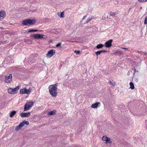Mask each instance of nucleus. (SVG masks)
Masks as SVG:
<instances>
[{"label": "nucleus", "mask_w": 147, "mask_h": 147, "mask_svg": "<svg viewBox=\"0 0 147 147\" xmlns=\"http://www.w3.org/2000/svg\"><path fill=\"white\" fill-rule=\"evenodd\" d=\"M57 84L51 85L49 87V90L50 94L53 96L56 97L57 95Z\"/></svg>", "instance_id": "f257e3e1"}, {"label": "nucleus", "mask_w": 147, "mask_h": 147, "mask_svg": "<svg viewBox=\"0 0 147 147\" xmlns=\"http://www.w3.org/2000/svg\"><path fill=\"white\" fill-rule=\"evenodd\" d=\"M32 36L35 39H39L41 38L45 39L47 38V36L46 35L39 34L32 35Z\"/></svg>", "instance_id": "f03ea898"}, {"label": "nucleus", "mask_w": 147, "mask_h": 147, "mask_svg": "<svg viewBox=\"0 0 147 147\" xmlns=\"http://www.w3.org/2000/svg\"><path fill=\"white\" fill-rule=\"evenodd\" d=\"M29 124V123L28 121L26 120H24L22 122H21L18 126L16 127L15 130L16 131H18L22 127L24 126L25 124L28 125Z\"/></svg>", "instance_id": "7ed1b4c3"}, {"label": "nucleus", "mask_w": 147, "mask_h": 147, "mask_svg": "<svg viewBox=\"0 0 147 147\" xmlns=\"http://www.w3.org/2000/svg\"><path fill=\"white\" fill-rule=\"evenodd\" d=\"M33 102H27L24 106V111L29 110L33 106Z\"/></svg>", "instance_id": "20e7f679"}, {"label": "nucleus", "mask_w": 147, "mask_h": 147, "mask_svg": "<svg viewBox=\"0 0 147 147\" xmlns=\"http://www.w3.org/2000/svg\"><path fill=\"white\" fill-rule=\"evenodd\" d=\"M20 89V86H18L14 89L10 88L8 89V92L11 94H14L16 93V91Z\"/></svg>", "instance_id": "39448f33"}, {"label": "nucleus", "mask_w": 147, "mask_h": 147, "mask_svg": "<svg viewBox=\"0 0 147 147\" xmlns=\"http://www.w3.org/2000/svg\"><path fill=\"white\" fill-rule=\"evenodd\" d=\"M31 90L30 88H29L28 90L25 88H24L20 89V94H29L30 93Z\"/></svg>", "instance_id": "423d86ee"}, {"label": "nucleus", "mask_w": 147, "mask_h": 147, "mask_svg": "<svg viewBox=\"0 0 147 147\" xmlns=\"http://www.w3.org/2000/svg\"><path fill=\"white\" fill-rule=\"evenodd\" d=\"M5 82L7 83H11L12 82V75L11 74H10L9 76L7 75L5 76Z\"/></svg>", "instance_id": "0eeeda50"}, {"label": "nucleus", "mask_w": 147, "mask_h": 147, "mask_svg": "<svg viewBox=\"0 0 147 147\" xmlns=\"http://www.w3.org/2000/svg\"><path fill=\"white\" fill-rule=\"evenodd\" d=\"M55 51L54 49H52L49 51L46 55L47 57L50 58L55 54Z\"/></svg>", "instance_id": "6e6552de"}, {"label": "nucleus", "mask_w": 147, "mask_h": 147, "mask_svg": "<svg viewBox=\"0 0 147 147\" xmlns=\"http://www.w3.org/2000/svg\"><path fill=\"white\" fill-rule=\"evenodd\" d=\"M112 39H110L107 41L105 43V47L108 48L112 46Z\"/></svg>", "instance_id": "1a4fd4ad"}, {"label": "nucleus", "mask_w": 147, "mask_h": 147, "mask_svg": "<svg viewBox=\"0 0 147 147\" xmlns=\"http://www.w3.org/2000/svg\"><path fill=\"white\" fill-rule=\"evenodd\" d=\"M30 115V113H22L20 114V115L22 117H28Z\"/></svg>", "instance_id": "9d476101"}, {"label": "nucleus", "mask_w": 147, "mask_h": 147, "mask_svg": "<svg viewBox=\"0 0 147 147\" xmlns=\"http://www.w3.org/2000/svg\"><path fill=\"white\" fill-rule=\"evenodd\" d=\"M5 16V13L3 11L1 10L0 11V19H3Z\"/></svg>", "instance_id": "9b49d317"}, {"label": "nucleus", "mask_w": 147, "mask_h": 147, "mask_svg": "<svg viewBox=\"0 0 147 147\" xmlns=\"http://www.w3.org/2000/svg\"><path fill=\"white\" fill-rule=\"evenodd\" d=\"M100 105V102H95L92 105L91 107L92 108H96L97 107L98 105L99 106Z\"/></svg>", "instance_id": "f8f14e48"}, {"label": "nucleus", "mask_w": 147, "mask_h": 147, "mask_svg": "<svg viewBox=\"0 0 147 147\" xmlns=\"http://www.w3.org/2000/svg\"><path fill=\"white\" fill-rule=\"evenodd\" d=\"M22 24L24 26L27 25L29 24V20L28 19L24 20L22 21Z\"/></svg>", "instance_id": "ddd939ff"}, {"label": "nucleus", "mask_w": 147, "mask_h": 147, "mask_svg": "<svg viewBox=\"0 0 147 147\" xmlns=\"http://www.w3.org/2000/svg\"><path fill=\"white\" fill-rule=\"evenodd\" d=\"M29 20V24L30 25H32L34 24L36 22V20L34 19L31 20L28 19Z\"/></svg>", "instance_id": "4468645a"}, {"label": "nucleus", "mask_w": 147, "mask_h": 147, "mask_svg": "<svg viewBox=\"0 0 147 147\" xmlns=\"http://www.w3.org/2000/svg\"><path fill=\"white\" fill-rule=\"evenodd\" d=\"M107 51L105 50H101L97 51L95 52V54L97 56L98 55H100L101 53H102L107 52Z\"/></svg>", "instance_id": "2eb2a0df"}, {"label": "nucleus", "mask_w": 147, "mask_h": 147, "mask_svg": "<svg viewBox=\"0 0 147 147\" xmlns=\"http://www.w3.org/2000/svg\"><path fill=\"white\" fill-rule=\"evenodd\" d=\"M56 111L55 110H53V111H51L48 113V115H53L55 114Z\"/></svg>", "instance_id": "dca6fc26"}, {"label": "nucleus", "mask_w": 147, "mask_h": 147, "mask_svg": "<svg viewBox=\"0 0 147 147\" xmlns=\"http://www.w3.org/2000/svg\"><path fill=\"white\" fill-rule=\"evenodd\" d=\"M57 15L61 18H63L64 17V12L63 11L61 12H58Z\"/></svg>", "instance_id": "f3484780"}, {"label": "nucleus", "mask_w": 147, "mask_h": 147, "mask_svg": "<svg viewBox=\"0 0 147 147\" xmlns=\"http://www.w3.org/2000/svg\"><path fill=\"white\" fill-rule=\"evenodd\" d=\"M16 111H13L10 113L9 116L11 117H12L16 114Z\"/></svg>", "instance_id": "a211bd4d"}, {"label": "nucleus", "mask_w": 147, "mask_h": 147, "mask_svg": "<svg viewBox=\"0 0 147 147\" xmlns=\"http://www.w3.org/2000/svg\"><path fill=\"white\" fill-rule=\"evenodd\" d=\"M104 46V45L102 44H100L96 46V48L97 49L102 48Z\"/></svg>", "instance_id": "6ab92c4d"}, {"label": "nucleus", "mask_w": 147, "mask_h": 147, "mask_svg": "<svg viewBox=\"0 0 147 147\" xmlns=\"http://www.w3.org/2000/svg\"><path fill=\"white\" fill-rule=\"evenodd\" d=\"M130 86V88L131 89L133 90L134 89V86L133 83L132 82H130L129 83Z\"/></svg>", "instance_id": "aec40b11"}, {"label": "nucleus", "mask_w": 147, "mask_h": 147, "mask_svg": "<svg viewBox=\"0 0 147 147\" xmlns=\"http://www.w3.org/2000/svg\"><path fill=\"white\" fill-rule=\"evenodd\" d=\"M38 30H34V29H29L28 32V33L32 32H37Z\"/></svg>", "instance_id": "412c9836"}, {"label": "nucleus", "mask_w": 147, "mask_h": 147, "mask_svg": "<svg viewBox=\"0 0 147 147\" xmlns=\"http://www.w3.org/2000/svg\"><path fill=\"white\" fill-rule=\"evenodd\" d=\"M115 55H119V51L115 50L114 52L113 53Z\"/></svg>", "instance_id": "4be33fe9"}, {"label": "nucleus", "mask_w": 147, "mask_h": 147, "mask_svg": "<svg viewBox=\"0 0 147 147\" xmlns=\"http://www.w3.org/2000/svg\"><path fill=\"white\" fill-rule=\"evenodd\" d=\"M106 141V143H111L112 142V141L111 140V139L110 138L108 137H107V140Z\"/></svg>", "instance_id": "5701e85b"}, {"label": "nucleus", "mask_w": 147, "mask_h": 147, "mask_svg": "<svg viewBox=\"0 0 147 147\" xmlns=\"http://www.w3.org/2000/svg\"><path fill=\"white\" fill-rule=\"evenodd\" d=\"M117 13V12H110V15L112 16H114L115 15H116Z\"/></svg>", "instance_id": "b1692460"}, {"label": "nucleus", "mask_w": 147, "mask_h": 147, "mask_svg": "<svg viewBox=\"0 0 147 147\" xmlns=\"http://www.w3.org/2000/svg\"><path fill=\"white\" fill-rule=\"evenodd\" d=\"M61 43L59 42L56 45V46L57 47H61Z\"/></svg>", "instance_id": "393cba45"}, {"label": "nucleus", "mask_w": 147, "mask_h": 147, "mask_svg": "<svg viewBox=\"0 0 147 147\" xmlns=\"http://www.w3.org/2000/svg\"><path fill=\"white\" fill-rule=\"evenodd\" d=\"M107 138V137L104 136L102 138V140L104 141H106Z\"/></svg>", "instance_id": "a878e982"}, {"label": "nucleus", "mask_w": 147, "mask_h": 147, "mask_svg": "<svg viewBox=\"0 0 147 147\" xmlns=\"http://www.w3.org/2000/svg\"><path fill=\"white\" fill-rule=\"evenodd\" d=\"M144 23L145 24H147V16L145 18L144 21Z\"/></svg>", "instance_id": "bb28decb"}, {"label": "nucleus", "mask_w": 147, "mask_h": 147, "mask_svg": "<svg viewBox=\"0 0 147 147\" xmlns=\"http://www.w3.org/2000/svg\"><path fill=\"white\" fill-rule=\"evenodd\" d=\"M80 51H76L75 50L74 51V53L77 54H80Z\"/></svg>", "instance_id": "cd10ccee"}, {"label": "nucleus", "mask_w": 147, "mask_h": 147, "mask_svg": "<svg viewBox=\"0 0 147 147\" xmlns=\"http://www.w3.org/2000/svg\"><path fill=\"white\" fill-rule=\"evenodd\" d=\"M109 83L112 84V85L113 86H115V82H113V83H112L111 81H109Z\"/></svg>", "instance_id": "c85d7f7f"}, {"label": "nucleus", "mask_w": 147, "mask_h": 147, "mask_svg": "<svg viewBox=\"0 0 147 147\" xmlns=\"http://www.w3.org/2000/svg\"><path fill=\"white\" fill-rule=\"evenodd\" d=\"M147 1V0H138V1L139 2H144L146 1Z\"/></svg>", "instance_id": "c756f323"}, {"label": "nucleus", "mask_w": 147, "mask_h": 147, "mask_svg": "<svg viewBox=\"0 0 147 147\" xmlns=\"http://www.w3.org/2000/svg\"><path fill=\"white\" fill-rule=\"evenodd\" d=\"M92 19L91 18H88V19H87V21H86V23H88L90 20H91Z\"/></svg>", "instance_id": "7c9ffc66"}, {"label": "nucleus", "mask_w": 147, "mask_h": 147, "mask_svg": "<svg viewBox=\"0 0 147 147\" xmlns=\"http://www.w3.org/2000/svg\"><path fill=\"white\" fill-rule=\"evenodd\" d=\"M119 55H121L123 53V51H119Z\"/></svg>", "instance_id": "2f4dec72"}, {"label": "nucleus", "mask_w": 147, "mask_h": 147, "mask_svg": "<svg viewBox=\"0 0 147 147\" xmlns=\"http://www.w3.org/2000/svg\"><path fill=\"white\" fill-rule=\"evenodd\" d=\"M122 49H124L125 50H126L128 49H127V48H124V47H122Z\"/></svg>", "instance_id": "473e14b6"}, {"label": "nucleus", "mask_w": 147, "mask_h": 147, "mask_svg": "<svg viewBox=\"0 0 147 147\" xmlns=\"http://www.w3.org/2000/svg\"><path fill=\"white\" fill-rule=\"evenodd\" d=\"M135 81L136 82H137L138 81V80L137 79H136L135 80Z\"/></svg>", "instance_id": "72a5a7b5"}, {"label": "nucleus", "mask_w": 147, "mask_h": 147, "mask_svg": "<svg viewBox=\"0 0 147 147\" xmlns=\"http://www.w3.org/2000/svg\"><path fill=\"white\" fill-rule=\"evenodd\" d=\"M86 17V16H84L83 19H82V20H83Z\"/></svg>", "instance_id": "f704fd0d"}, {"label": "nucleus", "mask_w": 147, "mask_h": 147, "mask_svg": "<svg viewBox=\"0 0 147 147\" xmlns=\"http://www.w3.org/2000/svg\"><path fill=\"white\" fill-rule=\"evenodd\" d=\"M135 72H136V69H135L134 70Z\"/></svg>", "instance_id": "c9c22d12"}, {"label": "nucleus", "mask_w": 147, "mask_h": 147, "mask_svg": "<svg viewBox=\"0 0 147 147\" xmlns=\"http://www.w3.org/2000/svg\"><path fill=\"white\" fill-rule=\"evenodd\" d=\"M146 9H147V8H146Z\"/></svg>", "instance_id": "e433bc0d"}]
</instances>
